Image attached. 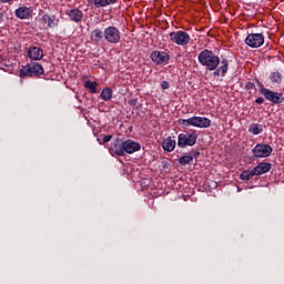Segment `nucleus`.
Instances as JSON below:
<instances>
[{"mask_svg": "<svg viewBox=\"0 0 284 284\" xmlns=\"http://www.w3.org/2000/svg\"><path fill=\"white\" fill-rule=\"evenodd\" d=\"M270 80L272 81V83H281V81H283V75L278 71L273 72L270 75Z\"/></svg>", "mask_w": 284, "mask_h": 284, "instance_id": "nucleus-25", "label": "nucleus"}, {"mask_svg": "<svg viewBox=\"0 0 284 284\" xmlns=\"http://www.w3.org/2000/svg\"><path fill=\"white\" fill-rule=\"evenodd\" d=\"M197 61L209 72H213L214 77H225L227 70H230V61L227 59L221 61V58L210 49L202 50L197 55Z\"/></svg>", "mask_w": 284, "mask_h": 284, "instance_id": "nucleus-1", "label": "nucleus"}, {"mask_svg": "<svg viewBox=\"0 0 284 284\" xmlns=\"http://www.w3.org/2000/svg\"><path fill=\"white\" fill-rule=\"evenodd\" d=\"M151 61L156 63V65H163L170 61V53L163 51H153L150 55Z\"/></svg>", "mask_w": 284, "mask_h": 284, "instance_id": "nucleus-11", "label": "nucleus"}, {"mask_svg": "<svg viewBox=\"0 0 284 284\" xmlns=\"http://www.w3.org/2000/svg\"><path fill=\"white\" fill-rule=\"evenodd\" d=\"M32 12H33L32 8L22 6L16 9L14 14L17 19L26 20V19H32Z\"/></svg>", "mask_w": 284, "mask_h": 284, "instance_id": "nucleus-13", "label": "nucleus"}, {"mask_svg": "<svg viewBox=\"0 0 284 284\" xmlns=\"http://www.w3.org/2000/svg\"><path fill=\"white\" fill-rule=\"evenodd\" d=\"M110 154H116V156H124V142L121 139H115L109 148Z\"/></svg>", "mask_w": 284, "mask_h": 284, "instance_id": "nucleus-12", "label": "nucleus"}, {"mask_svg": "<svg viewBox=\"0 0 284 284\" xmlns=\"http://www.w3.org/2000/svg\"><path fill=\"white\" fill-rule=\"evenodd\" d=\"M248 132L253 133L256 136L263 132V128L261 125H258L257 123H253L248 128Z\"/></svg>", "mask_w": 284, "mask_h": 284, "instance_id": "nucleus-23", "label": "nucleus"}, {"mask_svg": "<svg viewBox=\"0 0 284 284\" xmlns=\"http://www.w3.org/2000/svg\"><path fill=\"white\" fill-rule=\"evenodd\" d=\"M180 123L184 126V128H190L191 125L193 128H210V125H212V120H210L209 118H203V116H192L189 119H182L180 120Z\"/></svg>", "mask_w": 284, "mask_h": 284, "instance_id": "nucleus-2", "label": "nucleus"}, {"mask_svg": "<svg viewBox=\"0 0 284 284\" xmlns=\"http://www.w3.org/2000/svg\"><path fill=\"white\" fill-rule=\"evenodd\" d=\"M43 72V65L39 64V62H31L22 67L20 77H41Z\"/></svg>", "mask_w": 284, "mask_h": 284, "instance_id": "nucleus-4", "label": "nucleus"}, {"mask_svg": "<svg viewBox=\"0 0 284 284\" xmlns=\"http://www.w3.org/2000/svg\"><path fill=\"white\" fill-rule=\"evenodd\" d=\"M97 81H87L85 84H84V88H87L88 90H90V92L92 94H97Z\"/></svg>", "mask_w": 284, "mask_h": 284, "instance_id": "nucleus-26", "label": "nucleus"}, {"mask_svg": "<svg viewBox=\"0 0 284 284\" xmlns=\"http://www.w3.org/2000/svg\"><path fill=\"white\" fill-rule=\"evenodd\" d=\"M199 139V134H196V131L180 133L178 136V145L180 148H192L196 145V141Z\"/></svg>", "mask_w": 284, "mask_h": 284, "instance_id": "nucleus-3", "label": "nucleus"}, {"mask_svg": "<svg viewBox=\"0 0 284 284\" xmlns=\"http://www.w3.org/2000/svg\"><path fill=\"white\" fill-rule=\"evenodd\" d=\"M264 101H265V99H263V98H257V99L255 100V103H257L258 105H261L262 103H264Z\"/></svg>", "mask_w": 284, "mask_h": 284, "instance_id": "nucleus-30", "label": "nucleus"}, {"mask_svg": "<svg viewBox=\"0 0 284 284\" xmlns=\"http://www.w3.org/2000/svg\"><path fill=\"white\" fill-rule=\"evenodd\" d=\"M103 39H105V31L95 29L91 32V41H93V43H101Z\"/></svg>", "mask_w": 284, "mask_h": 284, "instance_id": "nucleus-19", "label": "nucleus"}, {"mask_svg": "<svg viewBox=\"0 0 284 284\" xmlns=\"http://www.w3.org/2000/svg\"><path fill=\"white\" fill-rule=\"evenodd\" d=\"M255 87L256 85L253 82H247L245 85L246 90H254Z\"/></svg>", "mask_w": 284, "mask_h": 284, "instance_id": "nucleus-29", "label": "nucleus"}, {"mask_svg": "<svg viewBox=\"0 0 284 284\" xmlns=\"http://www.w3.org/2000/svg\"><path fill=\"white\" fill-rule=\"evenodd\" d=\"M169 39L171 43L181 47L187 45L191 41L190 33L185 31H172L169 33Z\"/></svg>", "mask_w": 284, "mask_h": 284, "instance_id": "nucleus-5", "label": "nucleus"}, {"mask_svg": "<svg viewBox=\"0 0 284 284\" xmlns=\"http://www.w3.org/2000/svg\"><path fill=\"white\" fill-rule=\"evenodd\" d=\"M112 90L110 88H104L100 94V99H102V101H110V99H112Z\"/></svg>", "mask_w": 284, "mask_h": 284, "instance_id": "nucleus-22", "label": "nucleus"}, {"mask_svg": "<svg viewBox=\"0 0 284 284\" xmlns=\"http://www.w3.org/2000/svg\"><path fill=\"white\" fill-rule=\"evenodd\" d=\"M162 148L164 152H174V149L176 148V140H172L171 136L166 138L162 142Z\"/></svg>", "mask_w": 284, "mask_h": 284, "instance_id": "nucleus-20", "label": "nucleus"}, {"mask_svg": "<svg viewBox=\"0 0 284 284\" xmlns=\"http://www.w3.org/2000/svg\"><path fill=\"white\" fill-rule=\"evenodd\" d=\"M261 94L266 99V101H271V103H283L284 98L283 93L274 92L270 89L261 88L260 89Z\"/></svg>", "mask_w": 284, "mask_h": 284, "instance_id": "nucleus-9", "label": "nucleus"}, {"mask_svg": "<svg viewBox=\"0 0 284 284\" xmlns=\"http://www.w3.org/2000/svg\"><path fill=\"white\" fill-rule=\"evenodd\" d=\"M90 8H108V6H114L116 0H87Z\"/></svg>", "mask_w": 284, "mask_h": 284, "instance_id": "nucleus-16", "label": "nucleus"}, {"mask_svg": "<svg viewBox=\"0 0 284 284\" xmlns=\"http://www.w3.org/2000/svg\"><path fill=\"white\" fill-rule=\"evenodd\" d=\"M201 152L194 151L193 156L196 159V156H200Z\"/></svg>", "mask_w": 284, "mask_h": 284, "instance_id": "nucleus-31", "label": "nucleus"}, {"mask_svg": "<svg viewBox=\"0 0 284 284\" xmlns=\"http://www.w3.org/2000/svg\"><path fill=\"white\" fill-rule=\"evenodd\" d=\"M272 170V163L270 162H261L257 164L253 171L255 172V176H261L262 174H267Z\"/></svg>", "mask_w": 284, "mask_h": 284, "instance_id": "nucleus-17", "label": "nucleus"}, {"mask_svg": "<svg viewBox=\"0 0 284 284\" xmlns=\"http://www.w3.org/2000/svg\"><path fill=\"white\" fill-rule=\"evenodd\" d=\"M253 176H256L254 169L245 170L240 174L241 181H250Z\"/></svg>", "mask_w": 284, "mask_h": 284, "instance_id": "nucleus-21", "label": "nucleus"}, {"mask_svg": "<svg viewBox=\"0 0 284 284\" xmlns=\"http://www.w3.org/2000/svg\"><path fill=\"white\" fill-rule=\"evenodd\" d=\"M65 14H68L70 21H73V23H81L84 17L83 12L79 8L70 9Z\"/></svg>", "mask_w": 284, "mask_h": 284, "instance_id": "nucleus-14", "label": "nucleus"}, {"mask_svg": "<svg viewBox=\"0 0 284 284\" xmlns=\"http://www.w3.org/2000/svg\"><path fill=\"white\" fill-rule=\"evenodd\" d=\"M141 150V143L135 142L133 140L124 141V154H134V152H139Z\"/></svg>", "mask_w": 284, "mask_h": 284, "instance_id": "nucleus-15", "label": "nucleus"}, {"mask_svg": "<svg viewBox=\"0 0 284 284\" xmlns=\"http://www.w3.org/2000/svg\"><path fill=\"white\" fill-rule=\"evenodd\" d=\"M248 48H261L265 43V36L263 33H250L245 39Z\"/></svg>", "mask_w": 284, "mask_h": 284, "instance_id": "nucleus-10", "label": "nucleus"}, {"mask_svg": "<svg viewBox=\"0 0 284 284\" xmlns=\"http://www.w3.org/2000/svg\"><path fill=\"white\" fill-rule=\"evenodd\" d=\"M29 59H32L33 61H39L43 59V50L39 47H32L28 51Z\"/></svg>", "mask_w": 284, "mask_h": 284, "instance_id": "nucleus-18", "label": "nucleus"}, {"mask_svg": "<svg viewBox=\"0 0 284 284\" xmlns=\"http://www.w3.org/2000/svg\"><path fill=\"white\" fill-rule=\"evenodd\" d=\"M1 1V3H10V1H12V0H0Z\"/></svg>", "mask_w": 284, "mask_h": 284, "instance_id": "nucleus-32", "label": "nucleus"}, {"mask_svg": "<svg viewBox=\"0 0 284 284\" xmlns=\"http://www.w3.org/2000/svg\"><path fill=\"white\" fill-rule=\"evenodd\" d=\"M161 88H162V90H169V89H170V82H168V81H162V82H161Z\"/></svg>", "mask_w": 284, "mask_h": 284, "instance_id": "nucleus-27", "label": "nucleus"}, {"mask_svg": "<svg viewBox=\"0 0 284 284\" xmlns=\"http://www.w3.org/2000/svg\"><path fill=\"white\" fill-rule=\"evenodd\" d=\"M40 23H42V26H44V28H47L48 30H52L54 28H59V23H61V20L54 14L44 13L40 18Z\"/></svg>", "mask_w": 284, "mask_h": 284, "instance_id": "nucleus-7", "label": "nucleus"}, {"mask_svg": "<svg viewBox=\"0 0 284 284\" xmlns=\"http://www.w3.org/2000/svg\"><path fill=\"white\" fill-rule=\"evenodd\" d=\"M194 161L193 155H184L179 159L180 165H190Z\"/></svg>", "mask_w": 284, "mask_h": 284, "instance_id": "nucleus-24", "label": "nucleus"}, {"mask_svg": "<svg viewBox=\"0 0 284 284\" xmlns=\"http://www.w3.org/2000/svg\"><path fill=\"white\" fill-rule=\"evenodd\" d=\"M272 152H274V149L270 144L257 143L252 149L254 159H267V156H272Z\"/></svg>", "mask_w": 284, "mask_h": 284, "instance_id": "nucleus-6", "label": "nucleus"}, {"mask_svg": "<svg viewBox=\"0 0 284 284\" xmlns=\"http://www.w3.org/2000/svg\"><path fill=\"white\" fill-rule=\"evenodd\" d=\"M112 141V135L108 134L103 136L102 143H110Z\"/></svg>", "mask_w": 284, "mask_h": 284, "instance_id": "nucleus-28", "label": "nucleus"}, {"mask_svg": "<svg viewBox=\"0 0 284 284\" xmlns=\"http://www.w3.org/2000/svg\"><path fill=\"white\" fill-rule=\"evenodd\" d=\"M104 39L108 43H119L121 41V31L114 26L104 29Z\"/></svg>", "mask_w": 284, "mask_h": 284, "instance_id": "nucleus-8", "label": "nucleus"}]
</instances>
